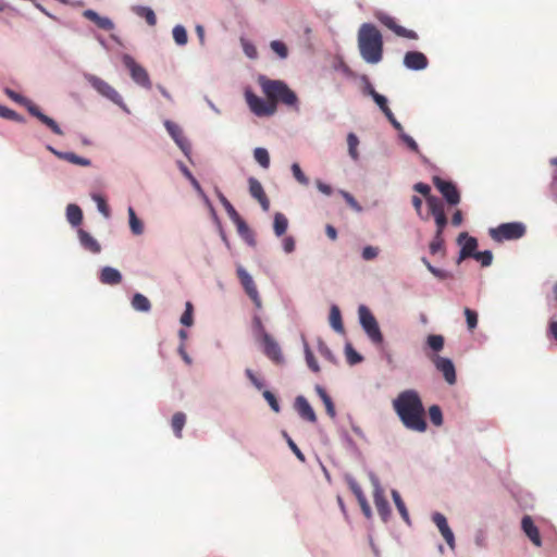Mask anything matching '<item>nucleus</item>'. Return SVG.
Listing matches in <instances>:
<instances>
[{
    "mask_svg": "<svg viewBox=\"0 0 557 557\" xmlns=\"http://www.w3.org/2000/svg\"><path fill=\"white\" fill-rule=\"evenodd\" d=\"M248 184H249V193H250L251 197H253L255 199L258 200V202L260 203L261 208L264 211H269L270 200H269L261 183L257 178L250 177L248 180Z\"/></svg>",
    "mask_w": 557,
    "mask_h": 557,
    "instance_id": "f3484780",
    "label": "nucleus"
},
{
    "mask_svg": "<svg viewBox=\"0 0 557 557\" xmlns=\"http://www.w3.org/2000/svg\"><path fill=\"white\" fill-rule=\"evenodd\" d=\"M262 344L264 355L276 364L284 363V356L277 342L267 332L262 333Z\"/></svg>",
    "mask_w": 557,
    "mask_h": 557,
    "instance_id": "ddd939ff",
    "label": "nucleus"
},
{
    "mask_svg": "<svg viewBox=\"0 0 557 557\" xmlns=\"http://www.w3.org/2000/svg\"><path fill=\"white\" fill-rule=\"evenodd\" d=\"M284 436L287 440V444H288L289 448L293 450V453L296 455V457L300 461L304 462L306 460L305 455L301 453V450L298 448V446L295 444V442L286 433H284Z\"/></svg>",
    "mask_w": 557,
    "mask_h": 557,
    "instance_id": "e2e57ef3",
    "label": "nucleus"
},
{
    "mask_svg": "<svg viewBox=\"0 0 557 557\" xmlns=\"http://www.w3.org/2000/svg\"><path fill=\"white\" fill-rule=\"evenodd\" d=\"M132 307L137 311L148 312L151 309V304L145 295L136 293L132 299Z\"/></svg>",
    "mask_w": 557,
    "mask_h": 557,
    "instance_id": "cd10ccee",
    "label": "nucleus"
},
{
    "mask_svg": "<svg viewBox=\"0 0 557 557\" xmlns=\"http://www.w3.org/2000/svg\"><path fill=\"white\" fill-rule=\"evenodd\" d=\"M3 92L14 102L23 106L28 112L29 108H34L36 104L28 98L20 95L9 87L3 88Z\"/></svg>",
    "mask_w": 557,
    "mask_h": 557,
    "instance_id": "bb28decb",
    "label": "nucleus"
},
{
    "mask_svg": "<svg viewBox=\"0 0 557 557\" xmlns=\"http://www.w3.org/2000/svg\"><path fill=\"white\" fill-rule=\"evenodd\" d=\"M433 522L438 528L442 536L446 541L447 545L454 549L455 548V536L453 531L450 530L447 520L444 515L440 512H435L432 517Z\"/></svg>",
    "mask_w": 557,
    "mask_h": 557,
    "instance_id": "a211bd4d",
    "label": "nucleus"
},
{
    "mask_svg": "<svg viewBox=\"0 0 557 557\" xmlns=\"http://www.w3.org/2000/svg\"><path fill=\"white\" fill-rule=\"evenodd\" d=\"M66 218L73 226H77L82 223L83 212L78 206L71 203L66 208Z\"/></svg>",
    "mask_w": 557,
    "mask_h": 557,
    "instance_id": "c756f323",
    "label": "nucleus"
},
{
    "mask_svg": "<svg viewBox=\"0 0 557 557\" xmlns=\"http://www.w3.org/2000/svg\"><path fill=\"white\" fill-rule=\"evenodd\" d=\"M393 408L406 429L419 433L426 431L425 410L417 391L406 389L399 393L393 400Z\"/></svg>",
    "mask_w": 557,
    "mask_h": 557,
    "instance_id": "f257e3e1",
    "label": "nucleus"
},
{
    "mask_svg": "<svg viewBox=\"0 0 557 557\" xmlns=\"http://www.w3.org/2000/svg\"><path fill=\"white\" fill-rule=\"evenodd\" d=\"M428 207L430 214L434 218L436 232L443 233L447 225V218L444 211V205L437 197L428 198Z\"/></svg>",
    "mask_w": 557,
    "mask_h": 557,
    "instance_id": "9d476101",
    "label": "nucleus"
},
{
    "mask_svg": "<svg viewBox=\"0 0 557 557\" xmlns=\"http://www.w3.org/2000/svg\"><path fill=\"white\" fill-rule=\"evenodd\" d=\"M384 115L388 120V122L392 124V126L398 132V139H413L410 135L405 133L401 124L396 120L392 110H388L387 112H385Z\"/></svg>",
    "mask_w": 557,
    "mask_h": 557,
    "instance_id": "f704fd0d",
    "label": "nucleus"
},
{
    "mask_svg": "<svg viewBox=\"0 0 557 557\" xmlns=\"http://www.w3.org/2000/svg\"><path fill=\"white\" fill-rule=\"evenodd\" d=\"M359 320L362 329L364 332L368 330L374 329V326L377 324V321L375 317L372 314V312L369 310L368 307L364 305H361L358 309Z\"/></svg>",
    "mask_w": 557,
    "mask_h": 557,
    "instance_id": "393cba45",
    "label": "nucleus"
},
{
    "mask_svg": "<svg viewBox=\"0 0 557 557\" xmlns=\"http://www.w3.org/2000/svg\"><path fill=\"white\" fill-rule=\"evenodd\" d=\"M330 324L338 333H344L342 314L337 306H332L330 310Z\"/></svg>",
    "mask_w": 557,
    "mask_h": 557,
    "instance_id": "c85d7f7f",
    "label": "nucleus"
},
{
    "mask_svg": "<svg viewBox=\"0 0 557 557\" xmlns=\"http://www.w3.org/2000/svg\"><path fill=\"white\" fill-rule=\"evenodd\" d=\"M0 116L5 120H12L16 122H23L24 119L14 110L0 104Z\"/></svg>",
    "mask_w": 557,
    "mask_h": 557,
    "instance_id": "c03bdc74",
    "label": "nucleus"
},
{
    "mask_svg": "<svg viewBox=\"0 0 557 557\" xmlns=\"http://www.w3.org/2000/svg\"><path fill=\"white\" fill-rule=\"evenodd\" d=\"M359 79L362 83V94L364 96H369V97L373 98L377 94V91L374 89L369 77L367 75L362 74V75H360Z\"/></svg>",
    "mask_w": 557,
    "mask_h": 557,
    "instance_id": "49530a36",
    "label": "nucleus"
},
{
    "mask_svg": "<svg viewBox=\"0 0 557 557\" xmlns=\"http://www.w3.org/2000/svg\"><path fill=\"white\" fill-rule=\"evenodd\" d=\"M366 334L373 344L381 345L383 343V335L381 333L379 324H376L374 329L368 330Z\"/></svg>",
    "mask_w": 557,
    "mask_h": 557,
    "instance_id": "864d4df0",
    "label": "nucleus"
},
{
    "mask_svg": "<svg viewBox=\"0 0 557 557\" xmlns=\"http://www.w3.org/2000/svg\"><path fill=\"white\" fill-rule=\"evenodd\" d=\"M78 238L81 245L88 251L92 253H99L101 251V246L96 238H94L88 232L84 230H78Z\"/></svg>",
    "mask_w": 557,
    "mask_h": 557,
    "instance_id": "5701e85b",
    "label": "nucleus"
},
{
    "mask_svg": "<svg viewBox=\"0 0 557 557\" xmlns=\"http://www.w3.org/2000/svg\"><path fill=\"white\" fill-rule=\"evenodd\" d=\"M345 354L349 364H356L362 361V357L352 348L350 344L346 345Z\"/></svg>",
    "mask_w": 557,
    "mask_h": 557,
    "instance_id": "8fccbe9b",
    "label": "nucleus"
},
{
    "mask_svg": "<svg viewBox=\"0 0 557 557\" xmlns=\"http://www.w3.org/2000/svg\"><path fill=\"white\" fill-rule=\"evenodd\" d=\"M29 114L37 117L44 125L49 127L53 135L55 136H65L66 133L62 129V127L54 121L52 117L45 114L38 106L34 108H29Z\"/></svg>",
    "mask_w": 557,
    "mask_h": 557,
    "instance_id": "dca6fc26",
    "label": "nucleus"
},
{
    "mask_svg": "<svg viewBox=\"0 0 557 557\" xmlns=\"http://www.w3.org/2000/svg\"><path fill=\"white\" fill-rule=\"evenodd\" d=\"M342 196L346 200V202L349 205L350 208H352L356 211H361V207L356 201V199L347 191H341Z\"/></svg>",
    "mask_w": 557,
    "mask_h": 557,
    "instance_id": "338daca9",
    "label": "nucleus"
},
{
    "mask_svg": "<svg viewBox=\"0 0 557 557\" xmlns=\"http://www.w3.org/2000/svg\"><path fill=\"white\" fill-rule=\"evenodd\" d=\"M237 277L247 294V296L252 300V302L256 305V307H261V298L259 295V292L257 289V285L251 277V275L242 267H237Z\"/></svg>",
    "mask_w": 557,
    "mask_h": 557,
    "instance_id": "6e6552de",
    "label": "nucleus"
},
{
    "mask_svg": "<svg viewBox=\"0 0 557 557\" xmlns=\"http://www.w3.org/2000/svg\"><path fill=\"white\" fill-rule=\"evenodd\" d=\"M84 78L101 97L117 106L126 114H131V110L124 102L123 97L108 82L90 73H85Z\"/></svg>",
    "mask_w": 557,
    "mask_h": 557,
    "instance_id": "20e7f679",
    "label": "nucleus"
},
{
    "mask_svg": "<svg viewBox=\"0 0 557 557\" xmlns=\"http://www.w3.org/2000/svg\"><path fill=\"white\" fill-rule=\"evenodd\" d=\"M521 528L525 535L530 539V541L536 545H542L541 535L537 527L534 524L532 518L530 516H524L521 521Z\"/></svg>",
    "mask_w": 557,
    "mask_h": 557,
    "instance_id": "6ab92c4d",
    "label": "nucleus"
},
{
    "mask_svg": "<svg viewBox=\"0 0 557 557\" xmlns=\"http://www.w3.org/2000/svg\"><path fill=\"white\" fill-rule=\"evenodd\" d=\"M375 16L384 26L394 32L397 36L408 39H418V34L414 30L407 29L406 27L398 25L391 15L384 12H379Z\"/></svg>",
    "mask_w": 557,
    "mask_h": 557,
    "instance_id": "9b49d317",
    "label": "nucleus"
},
{
    "mask_svg": "<svg viewBox=\"0 0 557 557\" xmlns=\"http://www.w3.org/2000/svg\"><path fill=\"white\" fill-rule=\"evenodd\" d=\"M121 60L123 65L128 70L129 76L135 84L143 88L151 89L152 84L149 74L144 66L137 63L136 60L127 53L122 54Z\"/></svg>",
    "mask_w": 557,
    "mask_h": 557,
    "instance_id": "39448f33",
    "label": "nucleus"
},
{
    "mask_svg": "<svg viewBox=\"0 0 557 557\" xmlns=\"http://www.w3.org/2000/svg\"><path fill=\"white\" fill-rule=\"evenodd\" d=\"M257 81L270 102L275 103V106L281 102L295 111H299L298 97L284 81L271 79L263 74H260Z\"/></svg>",
    "mask_w": 557,
    "mask_h": 557,
    "instance_id": "7ed1b4c3",
    "label": "nucleus"
},
{
    "mask_svg": "<svg viewBox=\"0 0 557 557\" xmlns=\"http://www.w3.org/2000/svg\"><path fill=\"white\" fill-rule=\"evenodd\" d=\"M358 48L361 58L370 64L379 63L383 58V37L375 25L363 23L358 32Z\"/></svg>",
    "mask_w": 557,
    "mask_h": 557,
    "instance_id": "f03ea898",
    "label": "nucleus"
},
{
    "mask_svg": "<svg viewBox=\"0 0 557 557\" xmlns=\"http://www.w3.org/2000/svg\"><path fill=\"white\" fill-rule=\"evenodd\" d=\"M372 100L375 102V104L379 107V109L385 113L387 112L388 110H391L388 108V99L384 96V95H381V94H376Z\"/></svg>",
    "mask_w": 557,
    "mask_h": 557,
    "instance_id": "13d9d810",
    "label": "nucleus"
},
{
    "mask_svg": "<svg viewBox=\"0 0 557 557\" xmlns=\"http://www.w3.org/2000/svg\"><path fill=\"white\" fill-rule=\"evenodd\" d=\"M393 500L395 503L396 508L398 509L401 518L409 523V513L405 506V503L403 502L399 493L397 491H392Z\"/></svg>",
    "mask_w": 557,
    "mask_h": 557,
    "instance_id": "4c0bfd02",
    "label": "nucleus"
},
{
    "mask_svg": "<svg viewBox=\"0 0 557 557\" xmlns=\"http://www.w3.org/2000/svg\"><path fill=\"white\" fill-rule=\"evenodd\" d=\"M413 189L418 193H420L421 195H423L425 197V199L428 200V198L430 197H433L430 193H431V187L428 185V184H424V183H417L414 186H413Z\"/></svg>",
    "mask_w": 557,
    "mask_h": 557,
    "instance_id": "69168bd1",
    "label": "nucleus"
},
{
    "mask_svg": "<svg viewBox=\"0 0 557 557\" xmlns=\"http://www.w3.org/2000/svg\"><path fill=\"white\" fill-rule=\"evenodd\" d=\"M216 195H218V198H219L221 205L224 207L227 215L230 216V219L232 220L234 218H237L238 212L236 211L234 206L227 200V198L220 190H216Z\"/></svg>",
    "mask_w": 557,
    "mask_h": 557,
    "instance_id": "ea45409f",
    "label": "nucleus"
},
{
    "mask_svg": "<svg viewBox=\"0 0 557 557\" xmlns=\"http://www.w3.org/2000/svg\"><path fill=\"white\" fill-rule=\"evenodd\" d=\"M240 46L243 48V52L245 53V55L248 59H250V60L257 59L258 51L252 41H250L249 39H247L245 37H240Z\"/></svg>",
    "mask_w": 557,
    "mask_h": 557,
    "instance_id": "e433bc0d",
    "label": "nucleus"
},
{
    "mask_svg": "<svg viewBox=\"0 0 557 557\" xmlns=\"http://www.w3.org/2000/svg\"><path fill=\"white\" fill-rule=\"evenodd\" d=\"M292 172L297 182H299L302 185L309 184L308 177L304 174L298 163L292 164Z\"/></svg>",
    "mask_w": 557,
    "mask_h": 557,
    "instance_id": "5fc2aeb1",
    "label": "nucleus"
},
{
    "mask_svg": "<svg viewBox=\"0 0 557 557\" xmlns=\"http://www.w3.org/2000/svg\"><path fill=\"white\" fill-rule=\"evenodd\" d=\"M429 417H430L431 422L434 425L441 426L443 424V413H442V409L440 408V406L432 405L429 408Z\"/></svg>",
    "mask_w": 557,
    "mask_h": 557,
    "instance_id": "37998d69",
    "label": "nucleus"
},
{
    "mask_svg": "<svg viewBox=\"0 0 557 557\" xmlns=\"http://www.w3.org/2000/svg\"><path fill=\"white\" fill-rule=\"evenodd\" d=\"M186 423V416L183 412H176L172 417L171 425L176 437H182V431Z\"/></svg>",
    "mask_w": 557,
    "mask_h": 557,
    "instance_id": "2f4dec72",
    "label": "nucleus"
},
{
    "mask_svg": "<svg viewBox=\"0 0 557 557\" xmlns=\"http://www.w3.org/2000/svg\"><path fill=\"white\" fill-rule=\"evenodd\" d=\"M306 361H307L308 367L313 372L318 373L320 371L318 361L315 360L313 354L311 352V350L308 347H306Z\"/></svg>",
    "mask_w": 557,
    "mask_h": 557,
    "instance_id": "052dcab7",
    "label": "nucleus"
},
{
    "mask_svg": "<svg viewBox=\"0 0 557 557\" xmlns=\"http://www.w3.org/2000/svg\"><path fill=\"white\" fill-rule=\"evenodd\" d=\"M64 158L75 164L89 165V160L75 156L74 153H65Z\"/></svg>",
    "mask_w": 557,
    "mask_h": 557,
    "instance_id": "774afa93",
    "label": "nucleus"
},
{
    "mask_svg": "<svg viewBox=\"0 0 557 557\" xmlns=\"http://www.w3.org/2000/svg\"><path fill=\"white\" fill-rule=\"evenodd\" d=\"M100 282L106 285H117L122 282V274L119 270L104 267L100 272Z\"/></svg>",
    "mask_w": 557,
    "mask_h": 557,
    "instance_id": "b1692460",
    "label": "nucleus"
},
{
    "mask_svg": "<svg viewBox=\"0 0 557 557\" xmlns=\"http://www.w3.org/2000/svg\"><path fill=\"white\" fill-rule=\"evenodd\" d=\"M132 12L140 18H144L149 26H156L157 15L148 5L136 4L131 8Z\"/></svg>",
    "mask_w": 557,
    "mask_h": 557,
    "instance_id": "4be33fe9",
    "label": "nucleus"
},
{
    "mask_svg": "<svg viewBox=\"0 0 557 557\" xmlns=\"http://www.w3.org/2000/svg\"><path fill=\"white\" fill-rule=\"evenodd\" d=\"M263 397L268 401L269 406L271 407V409L273 411L280 412V410H281L280 404H278L275 395L272 392L264 391L263 392Z\"/></svg>",
    "mask_w": 557,
    "mask_h": 557,
    "instance_id": "4d7b16f0",
    "label": "nucleus"
},
{
    "mask_svg": "<svg viewBox=\"0 0 557 557\" xmlns=\"http://www.w3.org/2000/svg\"><path fill=\"white\" fill-rule=\"evenodd\" d=\"M374 505L379 515L386 519V517L389 515V504L380 488H376L374 492Z\"/></svg>",
    "mask_w": 557,
    "mask_h": 557,
    "instance_id": "a878e982",
    "label": "nucleus"
},
{
    "mask_svg": "<svg viewBox=\"0 0 557 557\" xmlns=\"http://www.w3.org/2000/svg\"><path fill=\"white\" fill-rule=\"evenodd\" d=\"M244 96L250 111L255 115L259 117L272 116L276 112L275 103L257 96L250 88L245 89Z\"/></svg>",
    "mask_w": 557,
    "mask_h": 557,
    "instance_id": "423d86ee",
    "label": "nucleus"
},
{
    "mask_svg": "<svg viewBox=\"0 0 557 557\" xmlns=\"http://www.w3.org/2000/svg\"><path fill=\"white\" fill-rule=\"evenodd\" d=\"M94 200L97 202V207H98V210L104 215V216H109L110 214V209H109V206L107 203V201L104 200L103 197H101L100 195H95L94 197Z\"/></svg>",
    "mask_w": 557,
    "mask_h": 557,
    "instance_id": "bf43d9fd",
    "label": "nucleus"
},
{
    "mask_svg": "<svg viewBox=\"0 0 557 557\" xmlns=\"http://www.w3.org/2000/svg\"><path fill=\"white\" fill-rule=\"evenodd\" d=\"M377 255H379V249L373 246H367L362 250V258L364 260H372V259L376 258Z\"/></svg>",
    "mask_w": 557,
    "mask_h": 557,
    "instance_id": "0e129e2a",
    "label": "nucleus"
},
{
    "mask_svg": "<svg viewBox=\"0 0 557 557\" xmlns=\"http://www.w3.org/2000/svg\"><path fill=\"white\" fill-rule=\"evenodd\" d=\"M426 343L429 347L435 352H438L444 348V337L442 335H429Z\"/></svg>",
    "mask_w": 557,
    "mask_h": 557,
    "instance_id": "79ce46f5",
    "label": "nucleus"
},
{
    "mask_svg": "<svg viewBox=\"0 0 557 557\" xmlns=\"http://www.w3.org/2000/svg\"><path fill=\"white\" fill-rule=\"evenodd\" d=\"M164 126H165L169 135L172 137V139H181L182 128L178 124H176L173 121L165 120Z\"/></svg>",
    "mask_w": 557,
    "mask_h": 557,
    "instance_id": "a18cd8bd",
    "label": "nucleus"
},
{
    "mask_svg": "<svg viewBox=\"0 0 557 557\" xmlns=\"http://www.w3.org/2000/svg\"><path fill=\"white\" fill-rule=\"evenodd\" d=\"M295 408L299 416L309 421V422H315L317 416L308 400L304 396H298L295 400Z\"/></svg>",
    "mask_w": 557,
    "mask_h": 557,
    "instance_id": "412c9836",
    "label": "nucleus"
},
{
    "mask_svg": "<svg viewBox=\"0 0 557 557\" xmlns=\"http://www.w3.org/2000/svg\"><path fill=\"white\" fill-rule=\"evenodd\" d=\"M403 64L410 71H422L428 67L429 61L420 51H408L404 55Z\"/></svg>",
    "mask_w": 557,
    "mask_h": 557,
    "instance_id": "2eb2a0df",
    "label": "nucleus"
},
{
    "mask_svg": "<svg viewBox=\"0 0 557 557\" xmlns=\"http://www.w3.org/2000/svg\"><path fill=\"white\" fill-rule=\"evenodd\" d=\"M352 490L360 503V506H361L363 512L366 513V516H370V507L367 503V499H366L363 493L361 492V490L358 486H352Z\"/></svg>",
    "mask_w": 557,
    "mask_h": 557,
    "instance_id": "6e6d98bb",
    "label": "nucleus"
},
{
    "mask_svg": "<svg viewBox=\"0 0 557 557\" xmlns=\"http://www.w3.org/2000/svg\"><path fill=\"white\" fill-rule=\"evenodd\" d=\"M525 234V226L520 222L503 223L490 230V235L495 242L513 240Z\"/></svg>",
    "mask_w": 557,
    "mask_h": 557,
    "instance_id": "0eeeda50",
    "label": "nucleus"
},
{
    "mask_svg": "<svg viewBox=\"0 0 557 557\" xmlns=\"http://www.w3.org/2000/svg\"><path fill=\"white\" fill-rule=\"evenodd\" d=\"M193 305L190 301H187L186 302V308H185V311L184 313L182 314L181 317V323L185 326H191L193 323H194V319H193Z\"/></svg>",
    "mask_w": 557,
    "mask_h": 557,
    "instance_id": "3c124183",
    "label": "nucleus"
},
{
    "mask_svg": "<svg viewBox=\"0 0 557 557\" xmlns=\"http://www.w3.org/2000/svg\"><path fill=\"white\" fill-rule=\"evenodd\" d=\"M433 183L449 205L455 206L460 202V194L451 182L434 176Z\"/></svg>",
    "mask_w": 557,
    "mask_h": 557,
    "instance_id": "f8f14e48",
    "label": "nucleus"
},
{
    "mask_svg": "<svg viewBox=\"0 0 557 557\" xmlns=\"http://www.w3.org/2000/svg\"><path fill=\"white\" fill-rule=\"evenodd\" d=\"M431 361L435 366L436 370L440 371L445 381L453 385L456 383V370L453 361L449 358H445L438 355L430 356Z\"/></svg>",
    "mask_w": 557,
    "mask_h": 557,
    "instance_id": "1a4fd4ad",
    "label": "nucleus"
},
{
    "mask_svg": "<svg viewBox=\"0 0 557 557\" xmlns=\"http://www.w3.org/2000/svg\"><path fill=\"white\" fill-rule=\"evenodd\" d=\"M457 242L462 245L457 261L458 263L467 258H473L474 255H476L478 240L474 237L463 232L459 234Z\"/></svg>",
    "mask_w": 557,
    "mask_h": 557,
    "instance_id": "4468645a",
    "label": "nucleus"
},
{
    "mask_svg": "<svg viewBox=\"0 0 557 557\" xmlns=\"http://www.w3.org/2000/svg\"><path fill=\"white\" fill-rule=\"evenodd\" d=\"M473 259L480 262L482 267H488L493 261V253L490 250L478 251Z\"/></svg>",
    "mask_w": 557,
    "mask_h": 557,
    "instance_id": "09e8293b",
    "label": "nucleus"
},
{
    "mask_svg": "<svg viewBox=\"0 0 557 557\" xmlns=\"http://www.w3.org/2000/svg\"><path fill=\"white\" fill-rule=\"evenodd\" d=\"M463 312L466 315L468 329L473 331L478 325V313L470 308H465Z\"/></svg>",
    "mask_w": 557,
    "mask_h": 557,
    "instance_id": "603ef678",
    "label": "nucleus"
},
{
    "mask_svg": "<svg viewBox=\"0 0 557 557\" xmlns=\"http://www.w3.org/2000/svg\"><path fill=\"white\" fill-rule=\"evenodd\" d=\"M233 223L236 225L237 231L240 235H246L249 233V227L247 223L242 219V216L238 214L237 218L232 219Z\"/></svg>",
    "mask_w": 557,
    "mask_h": 557,
    "instance_id": "680f3d73",
    "label": "nucleus"
},
{
    "mask_svg": "<svg viewBox=\"0 0 557 557\" xmlns=\"http://www.w3.org/2000/svg\"><path fill=\"white\" fill-rule=\"evenodd\" d=\"M444 247L443 233L435 232L434 238L430 243V252L432 255L437 253Z\"/></svg>",
    "mask_w": 557,
    "mask_h": 557,
    "instance_id": "de8ad7c7",
    "label": "nucleus"
},
{
    "mask_svg": "<svg viewBox=\"0 0 557 557\" xmlns=\"http://www.w3.org/2000/svg\"><path fill=\"white\" fill-rule=\"evenodd\" d=\"M128 216H129V227L133 234L140 235L144 232V224L137 218L134 209L132 207L128 208Z\"/></svg>",
    "mask_w": 557,
    "mask_h": 557,
    "instance_id": "c9c22d12",
    "label": "nucleus"
},
{
    "mask_svg": "<svg viewBox=\"0 0 557 557\" xmlns=\"http://www.w3.org/2000/svg\"><path fill=\"white\" fill-rule=\"evenodd\" d=\"M315 389L325 406L327 414L331 418H334L336 412H335V407H334V404H333L331 397L327 395V393L325 392V389L323 387L317 386Z\"/></svg>",
    "mask_w": 557,
    "mask_h": 557,
    "instance_id": "473e14b6",
    "label": "nucleus"
},
{
    "mask_svg": "<svg viewBox=\"0 0 557 557\" xmlns=\"http://www.w3.org/2000/svg\"><path fill=\"white\" fill-rule=\"evenodd\" d=\"M172 35H173V39L175 41V44L177 46H185L188 41V35H187V30L186 28L178 24V25H175L172 29Z\"/></svg>",
    "mask_w": 557,
    "mask_h": 557,
    "instance_id": "72a5a7b5",
    "label": "nucleus"
},
{
    "mask_svg": "<svg viewBox=\"0 0 557 557\" xmlns=\"http://www.w3.org/2000/svg\"><path fill=\"white\" fill-rule=\"evenodd\" d=\"M253 157L256 161L264 169H268L270 165V157L269 152L264 148H256L253 151Z\"/></svg>",
    "mask_w": 557,
    "mask_h": 557,
    "instance_id": "58836bf2",
    "label": "nucleus"
},
{
    "mask_svg": "<svg viewBox=\"0 0 557 557\" xmlns=\"http://www.w3.org/2000/svg\"><path fill=\"white\" fill-rule=\"evenodd\" d=\"M84 17L94 22L99 28L103 30L114 29L113 21L108 16L99 15L95 10L87 9L83 12Z\"/></svg>",
    "mask_w": 557,
    "mask_h": 557,
    "instance_id": "aec40b11",
    "label": "nucleus"
},
{
    "mask_svg": "<svg viewBox=\"0 0 557 557\" xmlns=\"http://www.w3.org/2000/svg\"><path fill=\"white\" fill-rule=\"evenodd\" d=\"M270 47L272 51L278 55L280 59L284 60L288 57V48L283 41L272 40L270 42Z\"/></svg>",
    "mask_w": 557,
    "mask_h": 557,
    "instance_id": "a19ab883",
    "label": "nucleus"
},
{
    "mask_svg": "<svg viewBox=\"0 0 557 557\" xmlns=\"http://www.w3.org/2000/svg\"><path fill=\"white\" fill-rule=\"evenodd\" d=\"M288 226V221L283 213H275L273 228L276 236H282L285 234Z\"/></svg>",
    "mask_w": 557,
    "mask_h": 557,
    "instance_id": "7c9ffc66",
    "label": "nucleus"
}]
</instances>
